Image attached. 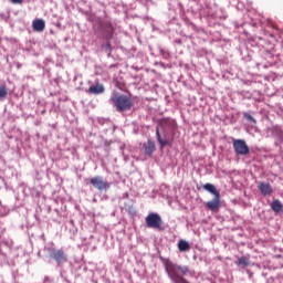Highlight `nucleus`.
Listing matches in <instances>:
<instances>
[{
	"mask_svg": "<svg viewBox=\"0 0 283 283\" xmlns=\"http://www.w3.org/2000/svg\"><path fill=\"white\" fill-rule=\"evenodd\" d=\"M176 126V123L169 118H163L159 120V128L167 132V129H174Z\"/></svg>",
	"mask_w": 283,
	"mask_h": 283,
	"instance_id": "nucleus-10",
	"label": "nucleus"
},
{
	"mask_svg": "<svg viewBox=\"0 0 283 283\" xmlns=\"http://www.w3.org/2000/svg\"><path fill=\"white\" fill-rule=\"evenodd\" d=\"M221 206L220 195H217L213 200L206 203V207L212 212H218Z\"/></svg>",
	"mask_w": 283,
	"mask_h": 283,
	"instance_id": "nucleus-9",
	"label": "nucleus"
},
{
	"mask_svg": "<svg viewBox=\"0 0 283 283\" xmlns=\"http://www.w3.org/2000/svg\"><path fill=\"white\" fill-rule=\"evenodd\" d=\"M103 48L108 50L109 53L112 52V46L109 43H106Z\"/></svg>",
	"mask_w": 283,
	"mask_h": 283,
	"instance_id": "nucleus-23",
	"label": "nucleus"
},
{
	"mask_svg": "<svg viewBox=\"0 0 283 283\" xmlns=\"http://www.w3.org/2000/svg\"><path fill=\"white\" fill-rule=\"evenodd\" d=\"M102 28H103V30H104L106 33H108V34L106 35V39H107V40L112 39L113 33H114L113 24H112L111 22H105V23H103Z\"/></svg>",
	"mask_w": 283,
	"mask_h": 283,
	"instance_id": "nucleus-13",
	"label": "nucleus"
},
{
	"mask_svg": "<svg viewBox=\"0 0 283 283\" xmlns=\"http://www.w3.org/2000/svg\"><path fill=\"white\" fill-rule=\"evenodd\" d=\"M233 148L238 155L247 156L250 154V148L242 139H233Z\"/></svg>",
	"mask_w": 283,
	"mask_h": 283,
	"instance_id": "nucleus-4",
	"label": "nucleus"
},
{
	"mask_svg": "<svg viewBox=\"0 0 283 283\" xmlns=\"http://www.w3.org/2000/svg\"><path fill=\"white\" fill-rule=\"evenodd\" d=\"M145 154L147 156H151L156 151V145L154 142L148 140L146 145H144Z\"/></svg>",
	"mask_w": 283,
	"mask_h": 283,
	"instance_id": "nucleus-12",
	"label": "nucleus"
},
{
	"mask_svg": "<svg viewBox=\"0 0 283 283\" xmlns=\"http://www.w3.org/2000/svg\"><path fill=\"white\" fill-rule=\"evenodd\" d=\"M244 118H247L248 120L252 122V123H256V120L254 119V117H252L250 114L244 113Z\"/></svg>",
	"mask_w": 283,
	"mask_h": 283,
	"instance_id": "nucleus-22",
	"label": "nucleus"
},
{
	"mask_svg": "<svg viewBox=\"0 0 283 283\" xmlns=\"http://www.w3.org/2000/svg\"><path fill=\"white\" fill-rule=\"evenodd\" d=\"M203 189L207 190V191H209L210 193L214 195V197H216V196H220L219 191H218V190L216 189V187H214L213 185H211V184H206V185L203 186Z\"/></svg>",
	"mask_w": 283,
	"mask_h": 283,
	"instance_id": "nucleus-17",
	"label": "nucleus"
},
{
	"mask_svg": "<svg viewBox=\"0 0 283 283\" xmlns=\"http://www.w3.org/2000/svg\"><path fill=\"white\" fill-rule=\"evenodd\" d=\"M259 189L264 196H270L273 192L271 185L264 182L260 184Z\"/></svg>",
	"mask_w": 283,
	"mask_h": 283,
	"instance_id": "nucleus-14",
	"label": "nucleus"
},
{
	"mask_svg": "<svg viewBox=\"0 0 283 283\" xmlns=\"http://www.w3.org/2000/svg\"><path fill=\"white\" fill-rule=\"evenodd\" d=\"M274 134L276 135V137L283 143V130L280 128H275L274 129Z\"/></svg>",
	"mask_w": 283,
	"mask_h": 283,
	"instance_id": "nucleus-20",
	"label": "nucleus"
},
{
	"mask_svg": "<svg viewBox=\"0 0 283 283\" xmlns=\"http://www.w3.org/2000/svg\"><path fill=\"white\" fill-rule=\"evenodd\" d=\"M163 264L165 265V271L167 272L169 279L174 283H189L184 276L190 274V269L187 265H178L171 262L169 259L160 258Z\"/></svg>",
	"mask_w": 283,
	"mask_h": 283,
	"instance_id": "nucleus-1",
	"label": "nucleus"
},
{
	"mask_svg": "<svg viewBox=\"0 0 283 283\" xmlns=\"http://www.w3.org/2000/svg\"><path fill=\"white\" fill-rule=\"evenodd\" d=\"M146 224L148 228L163 231V219L158 213H149L146 218Z\"/></svg>",
	"mask_w": 283,
	"mask_h": 283,
	"instance_id": "nucleus-3",
	"label": "nucleus"
},
{
	"mask_svg": "<svg viewBox=\"0 0 283 283\" xmlns=\"http://www.w3.org/2000/svg\"><path fill=\"white\" fill-rule=\"evenodd\" d=\"M90 182L95 189L99 191L107 190L109 188V184L106 180H104L101 176L92 178Z\"/></svg>",
	"mask_w": 283,
	"mask_h": 283,
	"instance_id": "nucleus-5",
	"label": "nucleus"
},
{
	"mask_svg": "<svg viewBox=\"0 0 283 283\" xmlns=\"http://www.w3.org/2000/svg\"><path fill=\"white\" fill-rule=\"evenodd\" d=\"M50 256L56 261L57 264H61V263H64L67 261V256L66 254L64 253L63 250H56V249H53L51 251V254Z\"/></svg>",
	"mask_w": 283,
	"mask_h": 283,
	"instance_id": "nucleus-8",
	"label": "nucleus"
},
{
	"mask_svg": "<svg viewBox=\"0 0 283 283\" xmlns=\"http://www.w3.org/2000/svg\"><path fill=\"white\" fill-rule=\"evenodd\" d=\"M178 249L181 252H186V251H189L191 249V247L187 241L180 240L179 243H178Z\"/></svg>",
	"mask_w": 283,
	"mask_h": 283,
	"instance_id": "nucleus-16",
	"label": "nucleus"
},
{
	"mask_svg": "<svg viewBox=\"0 0 283 283\" xmlns=\"http://www.w3.org/2000/svg\"><path fill=\"white\" fill-rule=\"evenodd\" d=\"M104 91H105V88H104V86L101 85V84L93 85V86H91V87L88 88V92H90L91 94H94V95L102 94V93H104Z\"/></svg>",
	"mask_w": 283,
	"mask_h": 283,
	"instance_id": "nucleus-15",
	"label": "nucleus"
},
{
	"mask_svg": "<svg viewBox=\"0 0 283 283\" xmlns=\"http://www.w3.org/2000/svg\"><path fill=\"white\" fill-rule=\"evenodd\" d=\"M111 102L116 107L117 112L123 113L129 111L133 107V101L126 95L112 96Z\"/></svg>",
	"mask_w": 283,
	"mask_h": 283,
	"instance_id": "nucleus-2",
	"label": "nucleus"
},
{
	"mask_svg": "<svg viewBox=\"0 0 283 283\" xmlns=\"http://www.w3.org/2000/svg\"><path fill=\"white\" fill-rule=\"evenodd\" d=\"M273 211L276 213L281 212L283 210V205L280 200H274L271 205Z\"/></svg>",
	"mask_w": 283,
	"mask_h": 283,
	"instance_id": "nucleus-18",
	"label": "nucleus"
},
{
	"mask_svg": "<svg viewBox=\"0 0 283 283\" xmlns=\"http://www.w3.org/2000/svg\"><path fill=\"white\" fill-rule=\"evenodd\" d=\"M32 28L35 32H43L45 29V22L42 19H35L32 22Z\"/></svg>",
	"mask_w": 283,
	"mask_h": 283,
	"instance_id": "nucleus-11",
	"label": "nucleus"
},
{
	"mask_svg": "<svg viewBox=\"0 0 283 283\" xmlns=\"http://www.w3.org/2000/svg\"><path fill=\"white\" fill-rule=\"evenodd\" d=\"M156 137H157V142L160 145V149H164L166 146L170 144V139L168 137L167 130H163V135H161L159 127H157Z\"/></svg>",
	"mask_w": 283,
	"mask_h": 283,
	"instance_id": "nucleus-6",
	"label": "nucleus"
},
{
	"mask_svg": "<svg viewBox=\"0 0 283 283\" xmlns=\"http://www.w3.org/2000/svg\"><path fill=\"white\" fill-rule=\"evenodd\" d=\"M156 137H157V142L160 145V149H164L166 146L170 144V139L168 137L167 130H163V135H161L159 127H157Z\"/></svg>",
	"mask_w": 283,
	"mask_h": 283,
	"instance_id": "nucleus-7",
	"label": "nucleus"
},
{
	"mask_svg": "<svg viewBox=\"0 0 283 283\" xmlns=\"http://www.w3.org/2000/svg\"><path fill=\"white\" fill-rule=\"evenodd\" d=\"M239 264L243 265V266H249L251 263H250L249 258L242 256V258L239 259Z\"/></svg>",
	"mask_w": 283,
	"mask_h": 283,
	"instance_id": "nucleus-19",
	"label": "nucleus"
},
{
	"mask_svg": "<svg viewBox=\"0 0 283 283\" xmlns=\"http://www.w3.org/2000/svg\"><path fill=\"white\" fill-rule=\"evenodd\" d=\"M8 95L6 86H0V99H3Z\"/></svg>",
	"mask_w": 283,
	"mask_h": 283,
	"instance_id": "nucleus-21",
	"label": "nucleus"
}]
</instances>
